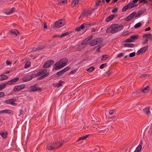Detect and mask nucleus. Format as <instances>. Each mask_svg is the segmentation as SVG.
<instances>
[{
	"label": "nucleus",
	"mask_w": 152,
	"mask_h": 152,
	"mask_svg": "<svg viewBox=\"0 0 152 152\" xmlns=\"http://www.w3.org/2000/svg\"><path fill=\"white\" fill-rule=\"evenodd\" d=\"M123 28V25L118 26V24H114L111 25L107 29L106 32L108 33H111L113 34L121 30Z\"/></svg>",
	"instance_id": "f257e3e1"
},
{
	"label": "nucleus",
	"mask_w": 152,
	"mask_h": 152,
	"mask_svg": "<svg viewBox=\"0 0 152 152\" xmlns=\"http://www.w3.org/2000/svg\"><path fill=\"white\" fill-rule=\"evenodd\" d=\"M68 61V60L64 58L57 62L55 64L56 66L55 67L56 70H58L65 66Z\"/></svg>",
	"instance_id": "f03ea898"
},
{
	"label": "nucleus",
	"mask_w": 152,
	"mask_h": 152,
	"mask_svg": "<svg viewBox=\"0 0 152 152\" xmlns=\"http://www.w3.org/2000/svg\"><path fill=\"white\" fill-rule=\"evenodd\" d=\"M63 143L61 142H58L54 143H49L47 144L46 149L48 150H53L55 149L58 148L61 146Z\"/></svg>",
	"instance_id": "7ed1b4c3"
},
{
	"label": "nucleus",
	"mask_w": 152,
	"mask_h": 152,
	"mask_svg": "<svg viewBox=\"0 0 152 152\" xmlns=\"http://www.w3.org/2000/svg\"><path fill=\"white\" fill-rule=\"evenodd\" d=\"M102 40L103 39L102 38H97L91 41L89 43V45L91 46H94L101 43Z\"/></svg>",
	"instance_id": "20e7f679"
},
{
	"label": "nucleus",
	"mask_w": 152,
	"mask_h": 152,
	"mask_svg": "<svg viewBox=\"0 0 152 152\" xmlns=\"http://www.w3.org/2000/svg\"><path fill=\"white\" fill-rule=\"evenodd\" d=\"M16 100L15 99L12 98L4 101V103L8 104H10L13 106H16L17 104L15 102Z\"/></svg>",
	"instance_id": "39448f33"
},
{
	"label": "nucleus",
	"mask_w": 152,
	"mask_h": 152,
	"mask_svg": "<svg viewBox=\"0 0 152 152\" xmlns=\"http://www.w3.org/2000/svg\"><path fill=\"white\" fill-rule=\"evenodd\" d=\"M35 75L32 74L31 75H27L24 76L22 78V80L24 82H27L29 81L35 77Z\"/></svg>",
	"instance_id": "423d86ee"
},
{
	"label": "nucleus",
	"mask_w": 152,
	"mask_h": 152,
	"mask_svg": "<svg viewBox=\"0 0 152 152\" xmlns=\"http://www.w3.org/2000/svg\"><path fill=\"white\" fill-rule=\"evenodd\" d=\"M148 45L141 48L137 52V55H139L145 53L148 49Z\"/></svg>",
	"instance_id": "0eeeda50"
},
{
	"label": "nucleus",
	"mask_w": 152,
	"mask_h": 152,
	"mask_svg": "<svg viewBox=\"0 0 152 152\" xmlns=\"http://www.w3.org/2000/svg\"><path fill=\"white\" fill-rule=\"evenodd\" d=\"M25 86L24 84L20 85H17L14 86L13 88V90L15 91H18L23 89Z\"/></svg>",
	"instance_id": "6e6552de"
},
{
	"label": "nucleus",
	"mask_w": 152,
	"mask_h": 152,
	"mask_svg": "<svg viewBox=\"0 0 152 152\" xmlns=\"http://www.w3.org/2000/svg\"><path fill=\"white\" fill-rule=\"evenodd\" d=\"M54 63V61L53 60H49L44 63L43 67L45 68H48L53 65Z\"/></svg>",
	"instance_id": "1a4fd4ad"
},
{
	"label": "nucleus",
	"mask_w": 152,
	"mask_h": 152,
	"mask_svg": "<svg viewBox=\"0 0 152 152\" xmlns=\"http://www.w3.org/2000/svg\"><path fill=\"white\" fill-rule=\"evenodd\" d=\"M64 25V22L63 20L60 19L56 22L55 23V25L56 27L59 28Z\"/></svg>",
	"instance_id": "9d476101"
},
{
	"label": "nucleus",
	"mask_w": 152,
	"mask_h": 152,
	"mask_svg": "<svg viewBox=\"0 0 152 152\" xmlns=\"http://www.w3.org/2000/svg\"><path fill=\"white\" fill-rule=\"evenodd\" d=\"M31 90L30 91H41V89L40 88L37 87L35 85H34L30 86Z\"/></svg>",
	"instance_id": "9b49d317"
},
{
	"label": "nucleus",
	"mask_w": 152,
	"mask_h": 152,
	"mask_svg": "<svg viewBox=\"0 0 152 152\" xmlns=\"http://www.w3.org/2000/svg\"><path fill=\"white\" fill-rule=\"evenodd\" d=\"M142 145L143 141L142 140H141L139 144L137 147L134 152H140L142 148Z\"/></svg>",
	"instance_id": "f8f14e48"
},
{
	"label": "nucleus",
	"mask_w": 152,
	"mask_h": 152,
	"mask_svg": "<svg viewBox=\"0 0 152 152\" xmlns=\"http://www.w3.org/2000/svg\"><path fill=\"white\" fill-rule=\"evenodd\" d=\"M19 79V77H17L9 81L7 83V84L11 85L12 84H14L18 81Z\"/></svg>",
	"instance_id": "ddd939ff"
},
{
	"label": "nucleus",
	"mask_w": 152,
	"mask_h": 152,
	"mask_svg": "<svg viewBox=\"0 0 152 152\" xmlns=\"http://www.w3.org/2000/svg\"><path fill=\"white\" fill-rule=\"evenodd\" d=\"M93 10H87L84 12L83 13L85 16H88V15L91 14Z\"/></svg>",
	"instance_id": "4468645a"
},
{
	"label": "nucleus",
	"mask_w": 152,
	"mask_h": 152,
	"mask_svg": "<svg viewBox=\"0 0 152 152\" xmlns=\"http://www.w3.org/2000/svg\"><path fill=\"white\" fill-rule=\"evenodd\" d=\"M64 83V82L63 81H61L58 83H56L53 84V86L55 87L59 88L60 87L62 86H63V84Z\"/></svg>",
	"instance_id": "2eb2a0df"
},
{
	"label": "nucleus",
	"mask_w": 152,
	"mask_h": 152,
	"mask_svg": "<svg viewBox=\"0 0 152 152\" xmlns=\"http://www.w3.org/2000/svg\"><path fill=\"white\" fill-rule=\"evenodd\" d=\"M144 38L146 37L147 39L152 40V34L150 33L145 34L143 35Z\"/></svg>",
	"instance_id": "dca6fc26"
},
{
	"label": "nucleus",
	"mask_w": 152,
	"mask_h": 152,
	"mask_svg": "<svg viewBox=\"0 0 152 152\" xmlns=\"http://www.w3.org/2000/svg\"><path fill=\"white\" fill-rule=\"evenodd\" d=\"M15 9L14 7H12L9 10L5 12V13L7 15L11 14L15 11Z\"/></svg>",
	"instance_id": "f3484780"
},
{
	"label": "nucleus",
	"mask_w": 152,
	"mask_h": 152,
	"mask_svg": "<svg viewBox=\"0 0 152 152\" xmlns=\"http://www.w3.org/2000/svg\"><path fill=\"white\" fill-rule=\"evenodd\" d=\"M8 134V132H2L0 133V135L4 139L6 138L7 137V135Z\"/></svg>",
	"instance_id": "a211bd4d"
},
{
	"label": "nucleus",
	"mask_w": 152,
	"mask_h": 152,
	"mask_svg": "<svg viewBox=\"0 0 152 152\" xmlns=\"http://www.w3.org/2000/svg\"><path fill=\"white\" fill-rule=\"evenodd\" d=\"M10 32L12 34H14L16 36L18 35V34H19L18 31L15 29L12 30Z\"/></svg>",
	"instance_id": "6ab92c4d"
},
{
	"label": "nucleus",
	"mask_w": 152,
	"mask_h": 152,
	"mask_svg": "<svg viewBox=\"0 0 152 152\" xmlns=\"http://www.w3.org/2000/svg\"><path fill=\"white\" fill-rule=\"evenodd\" d=\"M78 3V0H74L72 1L71 5L72 7H75L77 5Z\"/></svg>",
	"instance_id": "aec40b11"
},
{
	"label": "nucleus",
	"mask_w": 152,
	"mask_h": 152,
	"mask_svg": "<svg viewBox=\"0 0 152 152\" xmlns=\"http://www.w3.org/2000/svg\"><path fill=\"white\" fill-rule=\"evenodd\" d=\"M43 48V47L42 45H40V46L36 47H34L32 48V50L33 51H37L38 50L42 49Z\"/></svg>",
	"instance_id": "412c9836"
},
{
	"label": "nucleus",
	"mask_w": 152,
	"mask_h": 152,
	"mask_svg": "<svg viewBox=\"0 0 152 152\" xmlns=\"http://www.w3.org/2000/svg\"><path fill=\"white\" fill-rule=\"evenodd\" d=\"M109 129L107 128H104L102 129V130H100L101 133L103 134H104L107 133Z\"/></svg>",
	"instance_id": "4be33fe9"
},
{
	"label": "nucleus",
	"mask_w": 152,
	"mask_h": 152,
	"mask_svg": "<svg viewBox=\"0 0 152 152\" xmlns=\"http://www.w3.org/2000/svg\"><path fill=\"white\" fill-rule=\"evenodd\" d=\"M114 15H111L107 18L106 19V21L107 22H109L110 21L112 20L114 18Z\"/></svg>",
	"instance_id": "5701e85b"
},
{
	"label": "nucleus",
	"mask_w": 152,
	"mask_h": 152,
	"mask_svg": "<svg viewBox=\"0 0 152 152\" xmlns=\"http://www.w3.org/2000/svg\"><path fill=\"white\" fill-rule=\"evenodd\" d=\"M7 78V76L4 75H0V80L1 81L4 80H6Z\"/></svg>",
	"instance_id": "b1692460"
},
{
	"label": "nucleus",
	"mask_w": 152,
	"mask_h": 152,
	"mask_svg": "<svg viewBox=\"0 0 152 152\" xmlns=\"http://www.w3.org/2000/svg\"><path fill=\"white\" fill-rule=\"evenodd\" d=\"M89 135V134H87L84 136H81L77 140V141H79L81 140H83L85 139L86 138L88 137Z\"/></svg>",
	"instance_id": "393cba45"
},
{
	"label": "nucleus",
	"mask_w": 152,
	"mask_h": 152,
	"mask_svg": "<svg viewBox=\"0 0 152 152\" xmlns=\"http://www.w3.org/2000/svg\"><path fill=\"white\" fill-rule=\"evenodd\" d=\"M50 73L49 72L46 73L45 75L37 78V79L38 80H40L43 79L45 77L48 76L49 75Z\"/></svg>",
	"instance_id": "a878e982"
},
{
	"label": "nucleus",
	"mask_w": 152,
	"mask_h": 152,
	"mask_svg": "<svg viewBox=\"0 0 152 152\" xmlns=\"http://www.w3.org/2000/svg\"><path fill=\"white\" fill-rule=\"evenodd\" d=\"M127 5L129 9L137 6V5H136L135 4L132 3H129Z\"/></svg>",
	"instance_id": "bb28decb"
},
{
	"label": "nucleus",
	"mask_w": 152,
	"mask_h": 152,
	"mask_svg": "<svg viewBox=\"0 0 152 152\" xmlns=\"http://www.w3.org/2000/svg\"><path fill=\"white\" fill-rule=\"evenodd\" d=\"M139 36L138 35H134L130 36V38L133 40V42L135 40L138 39Z\"/></svg>",
	"instance_id": "cd10ccee"
},
{
	"label": "nucleus",
	"mask_w": 152,
	"mask_h": 152,
	"mask_svg": "<svg viewBox=\"0 0 152 152\" xmlns=\"http://www.w3.org/2000/svg\"><path fill=\"white\" fill-rule=\"evenodd\" d=\"M149 89V86H147L144 88L143 90H142V92L144 93H146L148 91Z\"/></svg>",
	"instance_id": "c85d7f7f"
},
{
	"label": "nucleus",
	"mask_w": 152,
	"mask_h": 152,
	"mask_svg": "<svg viewBox=\"0 0 152 152\" xmlns=\"http://www.w3.org/2000/svg\"><path fill=\"white\" fill-rule=\"evenodd\" d=\"M144 111L147 115H148L150 113L149 107L145 108L144 110Z\"/></svg>",
	"instance_id": "c756f323"
},
{
	"label": "nucleus",
	"mask_w": 152,
	"mask_h": 152,
	"mask_svg": "<svg viewBox=\"0 0 152 152\" xmlns=\"http://www.w3.org/2000/svg\"><path fill=\"white\" fill-rule=\"evenodd\" d=\"M65 72L64 70V69H63L62 70H61L59 72H58L56 73V75L58 76H60V75L64 74Z\"/></svg>",
	"instance_id": "7c9ffc66"
},
{
	"label": "nucleus",
	"mask_w": 152,
	"mask_h": 152,
	"mask_svg": "<svg viewBox=\"0 0 152 152\" xmlns=\"http://www.w3.org/2000/svg\"><path fill=\"white\" fill-rule=\"evenodd\" d=\"M3 113H6L7 114H10L13 111L12 110L9 109H6L3 110Z\"/></svg>",
	"instance_id": "2f4dec72"
},
{
	"label": "nucleus",
	"mask_w": 152,
	"mask_h": 152,
	"mask_svg": "<svg viewBox=\"0 0 152 152\" xmlns=\"http://www.w3.org/2000/svg\"><path fill=\"white\" fill-rule=\"evenodd\" d=\"M88 40L86 38L81 43V44L83 45H87L88 43Z\"/></svg>",
	"instance_id": "473e14b6"
},
{
	"label": "nucleus",
	"mask_w": 152,
	"mask_h": 152,
	"mask_svg": "<svg viewBox=\"0 0 152 152\" xmlns=\"http://www.w3.org/2000/svg\"><path fill=\"white\" fill-rule=\"evenodd\" d=\"M124 46L126 47H132L133 46L134 44L132 43H126L124 44Z\"/></svg>",
	"instance_id": "72a5a7b5"
},
{
	"label": "nucleus",
	"mask_w": 152,
	"mask_h": 152,
	"mask_svg": "<svg viewBox=\"0 0 152 152\" xmlns=\"http://www.w3.org/2000/svg\"><path fill=\"white\" fill-rule=\"evenodd\" d=\"M7 85V83H4L1 85H0V91L4 89Z\"/></svg>",
	"instance_id": "f704fd0d"
},
{
	"label": "nucleus",
	"mask_w": 152,
	"mask_h": 152,
	"mask_svg": "<svg viewBox=\"0 0 152 152\" xmlns=\"http://www.w3.org/2000/svg\"><path fill=\"white\" fill-rule=\"evenodd\" d=\"M67 2L66 0H61L58 3V4H64Z\"/></svg>",
	"instance_id": "c9c22d12"
},
{
	"label": "nucleus",
	"mask_w": 152,
	"mask_h": 152,
	"mask_svg": "<svg viewBox=\"0 0 152 152\" xmlns=\"http://www.w3.org/2000/svg\"><path fill=\"white\" fill-rule=\"evenodd\" d=\"M69 34H70V32H66L64 33L61 34V35L60 37H64L65 36H66Z\"/></svg>",
	"instance_id": "e433bc0d"
},
{
	"label": "nucleus",
	"mask_w": 152,
	"mask_h": 152,
	"mask_svg": "<svg viewBox=\"0 0 152 152\" xmlns=\"http://www.w3.org/2000/svg\"><path fill=\"white\" fill-rule=\"evenodd\" d=\"M108 58V56L107 55H104L102 56L101 60L104 61L106 60Z\"/></svg>",
	"instance_id": "4c0bfd02"
},
{
	"label": "nucleus",
	"mask_w": 152,
	"mask_h": 152,
	"mask_svg": "<svg viewBox=\"0 0 152 152\" xmlns=\"http://www.w3.org/2000/svg\"><path fill=\"white\" fill-rule=\"evenodd\" d=\"M142 25V23L139 22L136 23L134 26V27L135 28H138L140 27Z\"/></svg>",
	"instance_id": "58836bf2"
},
{
	"label": "nucleus",
	"mask_w": 152,
	"mask_h": 152,
	"mask_svg": "<svg viewBox=\"0 0 152 152\" xmlns=\"http://www.w3.org/2000/svg\"><path fill=\"white\" fill-rule=\"evenodd\" d=\"M30 65V63L29 62H27L25 65L24 68L25 69H27L28 68Z\"/></svg>",
	"instance_id": "ea45409f"
},
{
	"label": "nucleus",
	"mask_w": 152,
	"mask_h": 152,
	"mask_svg": "<svg viewBox=\"0 0 152 152\" xmlns=\"http://www.w3.org/2000/svg\"><path fill=\"white\" fill-rule=\"evenodd\" d=\"M129 8L127 5L124 7L122 9V12H124L126 11Z\"/></svg>",
	"instance_id": "a19ab883"
},
{
	"label": "nucleus",
	"mask_w": 152,
	"mask_h": 152,
	"mask_svg": "<svg viewBox=\"0 0 152 152\" xmlns=\"http://www.w3.org/2000/svg\"><path fill=\"white\" fill-rule=\"evenodd\" d=\"M94 69V68L93 66H91L88 69L87 71L89 72H92Z\"/></svg>",
	"instance_id": "79ce46f5"
},
{
	"label": "nucleus",
	"mask_w": 152,
	"mask_h": 152,
	"mask_svg": "<svg viewBox=\"0 0 152 152\" xmlns=\"http://www.w3.org/2000/svg\"><path fill=\"white\" fill-rule=\"evenodd\" d=\"M102 4L100 0H97L96 3V5L98 7L99 5Z\"/></svg>",
	"instance_id": "37998d69"
},
{
	"label": "nucleus",
	"mask_w": 152,
	"mask_h": 152,
	"mask_svg": "<svg viewBox=\"0 0 152 152\" xmlns=\"http://www.w3.org/2000/svg\"><path fill=\"white\" fill-rule=\"evenodd\" d=\"M107 65V64L106 63H104V64H102L100 66L99 68L100 69H102L103 68H104L105 66H106Z\"/></svg>",
	"instance_id": "c03bdc74"
},
{
	"label": "nucleus",
	"mask_w": 152,
	"mask_h": 152,
	"mask_svg": "<svg viewBox=\"0 0 152 152\" xmlns=\"http://www.w3.org/2000/svg\"><path fill=\"white\" fill-rule=\"evenodd\" d=\"M142 13H143L142 12L140 11V12H138V13H137V14H136V15H135V18H136L137 17H139L140 15H141Z\"/></svg>",
	"instance_id": "a18cd8bd"
},
{
	"label": "nucleus",
	"mask_w": 152,
	"mask_h": 152,
	"mask_svg": "<svg viewBox=\"0 0 152 152\" xmlns=\"http://www.w3.org/2000/svg\"><path fill=\"white\" fill-rule=\"evenodd\" d=\"M32 75H35V77L39 76L40 75H41V71L38 72H37V73L36 74H33Z\"/></svg>",
	"instance_id": "49530a36"
},
{
	"label": "nucleus",
	"mask_w": 152,
	"mask_h": 152,
	"mask_svg": "<svg viewBox=\"0 0 152 152\" xmlns=\"http://www.w3.org/2000/svg\"><path fill=\"white\" fill-rule=\"evenodd\" d=\"M124 56L123 53H121L118 54L117 56V58H121Z\"/></svg>",
	"instance_id": "de8ad7c7"
},
{
	"label": "nucleus",
	"mask_w": 152,
	"mask_h": 152,
	"mask_svg": "<svg viewBox=\"0 0 152 152\" xmlns=\"http://www.w3.org/2000/svg\"><path fill=\"white\" fill-rule=\"evenodd\" d=\"M125 42H133V40L130 38V39H126Z\"/></svg>",
	"instance_id": "09e8293b"
},
{
	"label": "nucleus",
	"mask_w": 152,
	"mask_h": 152,
	"mask_svg": "<svg viewBox=\"0 0 152 152\" xmlns=\"http://www.w3.org/2000/svg\"><path fill=\"white\" fill-rule=\"evenodd\" d=\"M139 2L140 3H144L146 4L147 3V1H146V0H139Z\"/></svg>",
	"instance_id": "8fccbe9b"
},
{
	"label": "nucleus",
	"mask_w": 152,
	"mask_h": 152,
	"mask_svg": "<svg viewBox=\"0 0 152 152\" xmlns=\"http://www.w3.org/2000/svg\"><path fill=\"white\" fill-rule=\"evenodd\" d=\"M47 70L46 69H44L42 70L41 71V75H43L45 74L47 72Z\"/></svg>",
	"instance_id": "3c124183"
},
{
	"label": "nucleus",
	"mask_w": 152,
	"mask_h": 152,
	"mask_svg": "<svg viewBox=\"0 0 152 152\" xmlns=\"http://www.w3.org/2000/svg\"><path fill=\"white\" fill-rule=\"evenodd\" d=\"M132 18L130 16H129L125 18V20L127 21H128L131 20Z\"/></svg>",
	"instance_id": "603ef678"
},
{
	"label": "nucleus",
	"mask_w": 152,
	"mask_h": 152,
	"mask_svg": "<svg viewBox=\"0 0 152 152\" xmlns=\"http://www.w3.org/2000/svg\"><path fill=\"white\" fill-rule=\"evenodd\" d=\"M132 18L130 16H129L125 18V20L127 21H128L131 20Z\"/></svg>",
	"instance_id": "864d4df0"
},
{
	"label": "nucleus",
	"mask_w": 152,
	"mask_h": 152,
	"mask_svg": "<svg viewBox=\"0 0 152 152\" xmlns=\"http://www.w3.org/2000/svg\"><path fill=\"white\" fill-rule=\"evenodd\" d=\"M135 55V53L134 52L131 53H130L129 56L130 57H132Z\"/></svg>",
	"instance_id": "5fc2aeb1"
},
{
	"label": "nucleus",
	"mask_w": 152,
	"mask_h": 152,
	"mask_svg": "<svg viewBox=\"0 0 152 152\" xmlns=\"http://www.w3.org/2000/svg\"><path fill=\"white\" fill-rule=\"evenodd\" d=\"M136 14V12H134L133 13H132V14H130L129 15L132 18H133V17Z\"/></svg>",
	"instance_id": "6e6d98bb"
},
{
	"label": "nucleus",
	"mask_w": 152,
	"mask_h": 152,
	"mask_svg": "<svg viewBox=\"0 0 152 152\" xmlns=\"http://www.w3.org/2000/svg\"><path fill=\"white\" fill-rule=\"evenodd\" d=\"M86 25V24L85 23H83L81 24V26H80V28H81L82 29H83L84 28L85 25Z\"/></svg>",
	"instance_id": "4d7b16f0"
},
{
	"label": "nucleus",
	"mask_w": 152,
	"mask_h": 152,
	"mask_svg": "<svg viewBox=\"0 0 152 152\" xmlns=\"http://www.w3.org/2000/svg\"><path fill=\"white\" fill-rule=\"evenodd\" d=\"M5 93L4 92H0V98L2 97L5 96Z\"/></svg>",
	"instance_id": "13d9d810"
},
{
	"label": "nucleus",
	"mask_w": 152,
	"mask_h": 152,
	"mask_svg": "<svg viewBox=\"0 0 152 152\" xmlns=\"http://www.w3.org/2000/svg\"><path fill=\"white\" fill-rule=\"evenodd\" d=\"M118 10V9L117 8H115L112 11V13H114L116 12Z\"/></svg>",
	"instance_id": "bf43d9fd"
},
{
	"label": "nucleus",
	"mask_w": 152,
	"mask_h": 152,
	"mask_svg": "<svg viewBox=\"0 0 152 152\" xmlns=\"http://www.w3.org/2000/svg\"><path fill=\"white\" fill-rule=\"evenodd\" d=\"M148 39H146L144 41L142 42V43L143 44V45H145L147 43V42H148Z\"/></svg>",
	"instance_id": "052dcab7"
},
{
	"label": "nucleus",
	"mask_w": 152,
	"mask_h": 152,
	"mask_svg": "<svg viewBox=\"0 0 152 152\" xmlns=\"http://www.w3.org/2000/svg\"><path fill=\"white\" fill-rule=\"evenodd\" d=\"M114 113V110H110L109 112V113L110 115H112Z\"/></svg>",
	"instance_id": "680f3d73"
},
{
	"label": "nucleus",
	"mask_w": 152,
	"mask_h": 152,
	"mask_svg": "<svg viewBox=\"0 0 152 152\" xmlns=\"http://www.w3.org/2000/svg\"><path fill=\"white\" fill-rule=\"evenodd\" d=\"M70 67L69 66H67L66 68L64 69L65 72H66L69 69Z\"/></svg>",
	"instance_id": "e2e57ef3"
},
{
	"label": "nucleus",
	"mask_w": 152,
	"mask_h": 152,
	"mask_svg": "<svg viewBox=\"0 0 152 152\" xmlns=\"http://www.w3.org/2000/svg\"><path fill=\"white\" fill-rule=\"evenodd\" d=\"M6 63L7 65H9L11 64V62L8 60L6 61Z\"/></svg>",
	"instance_id": "0e129e2a"
},
{
	"label": "nucleus",
	"mask_w": 152,
	"mask_h": 152,
	"mask_svg": "<svg viewBox=\"0 0 152 152\" xmlns=\"http://www.w3.org/2000/svg\"><path fill=\"white\" fill-rule=\"evenodd\" d=\"M82 29L80 28V27L79 26L77 28H76V30L77 31H80Z\"/></svg>",
	"instance_id": "69168bd1"
},
{
	"label": "nucleus",
	"mask_w": 152,
	"mask_h": 152,
	"mask_svg": "<svg viewBox=\"0 0 152 152\" xmlns=\"http://www.w3.org/2000/svg\"><path fill=\"white\" fill-rule=\"evenodd\" d=\"M23 113V110L22 109H20L19 110V116H20Z\"/></svg>",
	"instance_id": "338daca9"
},
{
	"label": "nucleus",
	"mask_w": 152,
	"mask_h": 152,
	"mask_svg": "<svg viewBox=\"0 0 152 152\" xmlns=\"http://www.w3.org/2000/svg\"><path fill=\"white\" fill-rule=\"evenodd\" d=\"M151 27H148L147 28H145V31H149L150 30H151Z\"/></svg>",
	"instance_id": "774afa93"
}]
</instances>
